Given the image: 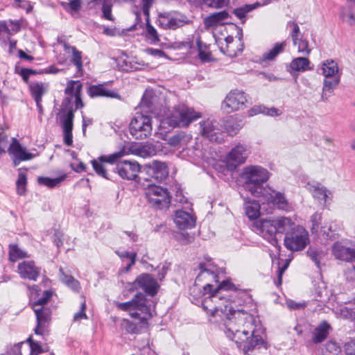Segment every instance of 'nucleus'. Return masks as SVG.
<instances>
[{"label":"nucleus","instance_id":"nucleus-39","mask_svg":"<svg viewBox=\"0 0 355 355\" xmlns=\"http://www.w3.org/2000/svg\"><path fill=\"white\" fill-rule=\"evenodd\" d=\"M286 46V41L276 43L271 49L265 52L263 54L262 60L263 61L274 60L279 54L284 52Z\"/></svg>","mask_w":355,"mask_h":355},{"label":"nucleus","instance_id":"nucleus-44","mask_svg":"<svg viewBox=\"0 0 355 355\" xmlns=\"http://www.w3.org/2000/svg\"><path fill=\"white\" fill-rule=\"evenodd\" d=\"M96 3H101V10L103 12V17L110 21H114V17L112 15V0H95Z\"/></svg>","mask_w":355,"mask_h":355},{"label":"nucleus","instance_id":"nucleus-24","mask_svg":"<svg viewBox=\"0 0 355 355\" xmlns=\"http://www.w3.org/2000/svg\"><path fill=\"white\" fill-rule=\"evenodd\" d=\"M174 223L180 230L191 229L196 225V218L188 211L178 209L175 212Z\"/></svg>","mask_w":355,"mask_h":355},{"label":"nucleus","instance_id":"nucleus-37","mask_svg":"<svg viewBox=\"0 0 355 355\" xmlns=\"http://www.w3.org/2000/svg\"><path fill=\"white\" fill-rule=\"evenodd\" d=\"M222 125L225 134L232 137L236 135L243 127L242 121H237L232 117Z\"/></svg>","mask_w":355,"mask_h":355},{"label":"nucleus","instance_id":"nucleus-17","mask_svg":"<svg viewBox=\"0 0 355 355\" xmlns=\"http://www.w3.org/2000/svg\"><path fill=\"white\" fill-rule=\"evenodd\" d=\"M36 315L37 325L34 329L35 334L46 339L49 335V326L51 320L52 311L46 306L33 308Z\"/></svg>","mask_w":355,"mask_h":355},{"label":"nucleus","instance_id":"nucleus-48","mask_svg":"<svg viewBox=\"0 0 355 355\" xmlns=\"http://www.w3.org/2000/svg\"><path fill=\"white\" fill-rule=\"evenodd\" d=\"M342 19L349 25L355 24V17L349 6L343 7L340 12Z\"/></svg>","mask_w":355,"mask_h":355},{"label":"nucleus","instance_id":"nucleus-10","mask_svg":"<svg viewBox=\"0 0 355 355\" xmlns=\"http://www.w3.org/2000/svg\"><path fill=\"white\" fill-rule=\"evenodd\" d=\"M146 197L148 202L157 209L168 208L171 197L166 189L154 184H148L146 189Z\"/></svg>","mask_w":355,"mask_h":355},{"label":"nucleus","instance_id":"nucleus-61","mask_svg":"<svg viewBox=\"0 0 355 355\" xmlns=\"http://www.w3.org/2000/svg\"><path fill=\"white\" fill-rule=\"evenodd\" d=\"M185 135L183 132L173 135L169 137L168 144L171 146L176 147L181 143Z\"/></svg>","mask_w":355,"mask_h":355},{"label":"nucleus","instance_id":"nucleus-31","mask_svg":"<svg viewBox=\"0 0 355 355\" xmlns=\"http://www.w3.org/2000/svg\"><path fill=\"white\" fill-rule=\"evenodd\" d=\"M115 253L120 258L122 264H125L126 262V259H128V263L126 266H121L120 268V271L121 272H128L131 269L132 266L135 264L137 253L135 252H128V251H119L116 250Z\"/></svg>","mask_w":355,"mask_h":355},{"label":"nucleus","instance_id":"nucleus-59","mask_svg":"<svg viewBox=\"0 0 355 355\" xmlns=\"http://www.w3.org/2000/svg\"><path fill=\"white\" fill-rule=\"evenodd\" d=\"M322 220V216L319 213H315L311 217V232L313 233L318 232L320 229V225Z\"/></svg>","mask_w":355,"mask_h":355},{"label":"nucleus","instance_id":"nucleus-3","mask_svg":"<svg viewBox=\"0 0 355 355\" xmlns=\"http://www.w3.org/2000/svg\"><path fill=\"white\" fill-rule=\"evenodd\" d=\"M298 226L287 217H280L273 220H261L257 221L255 228L257 234L267 240L271 245H277V234H289Z\"/></svg>","mask_w":355,"mask_h":355},{"label":"nucleus","instance_id":"nucleus-52","mask_svg":"<svg viewBox=\"0 0 355 355\" xmlns=\"http://www.w3.org/2000/svg\"><path fill=\"white\" fill-rule=\"evenodd\" d=\"M27 342L29 343L30 345V355H38L45 351V349L42 345L40 341H35L33 340L31 338H29L27 340Z\"/></svg>","mask_w":355,"mask_h":355},{"label":"nucleus","instance_id":"nucleus-32","mask_svg":"<svg viewBox=\"0 0 355 355\" xmlns=\"http://www.w3.org/2000/svg\"><path fill=\"white\" fill-rule=\"evenodd\" d=\"M119 67L123 71H139L144 68V64L136 60L135 58L127 56L124 59H120Z\"/></svg>","mask_w":355,"mask_h":355},{"label":"nucleus","instance_id":"nucleus-18","mask_svg":"<svg viewBox=\"0 0 355 355\" xmlns=\"http://www.w3.org/2000/svg\"><path fill=\"white\" fill-rule=\"evenodd\" d=\"M250 153V147L248 145L239 143L226 155L225 162L228 166L235 169L245 162Z\"/></svg>","mask_w":355,"mask_h":355},{"label":"nucleus","instance_id":"nucleus-57","mask_svg":"<svg viewBox=\"0 0 355 355\" xmlns=\"http://www.w3.org/2000/svg\"><path fill=\"white\" fill-rule=\"evenodd\" d=\"M137 155L142 157H150L154 154L155 149L150 145H141L137 149Z\"/></svg>","mask_w":355,"mask_h":355},{"label":"nucleus","instance_id":"nucleus-20","mask_svg":"<svg viewBox=\"0 0 355 355\" xmlns=\"http://www.w3.org/2000/svg\"><path fill=\"white\" fill-rule=\"evenodd\" d=\"M8 153L15 166H18L21 162L31 160L35 157V155L28 152L26 147L22 146L15 137L12 138V142L8 148Z\"/></svg>","mask_w":355,"mask_h":355},{"label":"nucleus","instance_id":"nucleus-29","mask_svg":"<svg viewBox=\"0 0 355 355\" xmlns=\"http://www.w3.org/2000/svg\"><path fill=\"white\" fill-rule=\"evenodd\" d=\"M87 94L91 98L109 97L116 98L118 94L112 91L108 90L103 85H90L87 89Z\"/></svg>","mask_w":355,"mask_h":355},{"label":"nucleus","instance_id":"nucleus-51","mask_svg":"<svg viewBox=\"0 0 355 355\" xmlns=\"http://www.w3.org/2000/svg\"><path fill=\"white\" fill-rule=\"evenodd\" d=\"M53 293L51 290L44 291L42 293V297L33 303V308H34L35 306V307L45 306L44 305L49 301V300L53 296Z\"/></svg>","mask_w":355,"mask_h":355},{"label":"nucleus","instance_id":"nucleus-26","mask_svg":"<svg viewBox=\"0 0 355 355\" xmlns=\"http://www.w3.org/2000/svg\"><path fill=\"white\" fill-rule=\"evenodd\" d=\"M216 42L218 43V45L220 48V50L224 54L230 57H236L238 55L239 53L242 52L243 48L235 49L234 42V37L232 36H227L223 39H217Z\"/></svg>","mask_w":355,"mask_h":355},{"label":"nucleus","instance_id":"nucleus-5","mask_svg":"<svg viewBox=\"0 0 355 355\" xmlns=\"http://www.w3.org/2000/svg\"><path fill=\"white\" fill-rule=\"evenodd\" d=\"M269 171L259 165H250L243 168L239 176L245 189L255 197H260L267 189L263 184L270 178Z\"/></svg>","mask_w":355,"mask_h":355},{"label":"nucleus","instance_id":"nucleus-25","mask_svg":"<svg viewBox=\"0 0 355 355\" xmlns=\"http://www.w3.org/2000/svg\"><path fill=\"white\" fill-rule=\"evenodd\" d=\"M331 329V327L327 321L321 322L311 331V342L313 344L321 343L328 337Z\"/></svg>","mask_w":355,"mask_h":355},{"label":"nucleus","instance_id":"nucleus-23","mask_svg":"<svg viewBox=\"0 0 355 355\" xmlns=\"http://www.w3.org/2000/svg\"><path fill=\"white\" fill-rule=\"evenodd\" d=\"M17 270L21 278L37 281L41 269L33 261H24L18 264Z\"/></svg>","mask_w":355,"mask_h":355},{"label":"nucleus","instance_id":"nucleus-60","mask_svg":"<svg viewBox=\"0 0 355 355\" xmlns=\"http://www.w3.org/2000/svg\"><path fill=\"white\" fill-rule=\"evenodd\" d=\"M335 230H332V225H324L320 227V232L326 236L327 239H336V234L334 232Z\"/></svg>","mask_w":355,"mask_h":355},{"label":"nucleus","instance_id":"nucleus-64","mask_svg":"<svg viewBox=\"0 0 355 355\" xmlns=\"http://www.w3.org/2000/svg\"><path fill=\"white\" fill-rule=\"evenodd\" d=\"M345 350L348 355H355V338L345 344Z\"/></svg>","mask_w":355,"mask_h":355},{"label":"nucleus","instance_id":"nucleus-36","mask_svg":"<svg viewBox=\"0 0 355 355\" xmlns=\"http://www.w3.org/2000/svg\"><path fill=\"white\" fill-rule=\"evenodd\" d=\"M59 272L60 281L73 291L79 293L81 289L80 282L73 276L66 274L62 268H60Z\"/></svg>","mask_w":355,"mask_h":355},{"label":"nucleus","instance_id":"nucleus-40","mask_svg":"<svg viewBox=\"0 0 355 355\" xmlns=\"http://www.w3.org/2000/svg\"><path fill=\"white\" fill-rule=\"evenodd\" d=\"M66 174H63L55 178L40 176L37 178V183L40 185L45 186L49 189H53L58 187L60 183L66 179Z\"/></svg>","mask_w":355,"mask_h":355},{"label":"nucleus","instance_id":"nucleus-35","mask_svg":"<svg viewBox=\"0 0 355 355\" xmlns=\"http://www.w3.org/2000/svg\"><path fill=\"white\" fill-rule=\"evenodd\" d=\"M331 295V291L327 288V286L324 282H318L315 286V297L317 301L327 302L329 300Z\"/></svg>","mask_w":355,"mask_h":355},{"label":"nucleus","instance_id":"nucleus-30","mask_svg":"<svg viewBox=\"0 0 355 355\" xmlns=\"http://www.w3.org/2000/svg\"><path fill=\"white\" fill-rule=\"evenodd\" d=\"M229 17L227 12L223 10L218 12L213 13L210 16L204 19V24L207 28L216 26L218 25L224 24L225 20Z\"/></svg>","mask_w":355,"mask_h":355},{"label":"nucleus","instance_id":"nucleus-62","mask_svg":"<svg viewBox=\"0 0 355 355\" xmlns=\"http://www.w3.org/2000/svg\"><path fill=\"white\" fill-rule=\"evenodd\" d=\"M340 311L343 317L351 320H355V308L345 306L341 309Z\"/></svg>","mask_w":355,"mask_h":355},{"label":"nucleus","instance_id":"nucleus-49","mask_svg":"<svg viewBox=\"0 0 355 355\" xmlns=\"http://www.w3.org/2000/svg\"><path fill=\"white\" fill-rule=\"evenodd\" d=\"M287 28H291L290 35L292 38L294 45H297V41L300 39V29L299 26L295 21H288Z\"/></svg>","mask_w":355,"mask_h":355},{"label":"nucleus","instance_id":"nucleus-9","mask_svg":"<svg viewBox=\"0 0 355 355\" xmlns=\"http://www.w3.org/2000/svg\"><path fill=\"white\" fill-rule=\"evenodd\" d=\"M152 130L151 118L141 114H137L129 125L130 133L136 139L148 138L150 136Z\"/></svg>","mask_w":355,"mask_h":355},{"label":"nucleus","instance_id":"nucleus-15","mask_svg":"<svg viewBox=\"0 0 355 355\" xmlns=\"http://www.w3.org/2000/svg\"><path fill=\"white\" fill-rule=\"evenodd\" d=\"M247 101V94L243 91L232 89L223 101L221 108L223 112L231 113L243 109Z\"/></svg>","mask_w":355,"mask_h":355},{"label":"nucleus","instance_id":"nucleus-12","mask_svg":"<svg viewBox=\"0 0 355 355\" xmlns=\"http://www.w3.org/2000/svg\"><path fill=\"white\" fill-rule=\"evenodd\" d=\"M189 22L184 15L177 12H164L158 15L157 24L163 29L175 30Z\"/></svg>","mask_w":355,"mask_h":355},{"label":"nucleus","instance_id":"nucleus-11","mask_svg":"<svg viewBox=\"0 0 355 355\" xmlns=\"http://www.w3.org/2000/svg\"><path fill=\"white\" fill-rule=\"evenodd\" d=\"M135 21L130 26L127 31H132L141 30V34L145 37L146 40L150 44H156L159 42V35L157 30L150 24V17L145 18V24L142 22L141 12H135Z\"/></svg>","mask_w":355,"mask_h":355},{"label":"nucleus","instance_id":"nucleus-7","mask_svg":"<svg viewBox=\"0 0 355 355\" xmlns=\"http://www.w3.org/2000/svg\"><path fill=\"white\" fill-rule=\"evenodd\" d=\"M117 307L123 311H129L131 318L139 320L141 323H146L152 318L155 305L146 299L144 294L139 293L132 300L119 303Z\"/></svg>","mask_w":355,"mask_h":355},{"label":"nucleus","instance_id":"nucleus-34","mask_svg":"<svg viewBox=\"0 0 355 355\" xmlns=\"http://www.w3.org/2000/svg\"><path fill=\"white\" fill-rule=\"evenodd\" d=\"M27 168H18V177L16 180V192L19 196H25L27 191L26 187L28 184L27 174L26 171Z\"/></svg>","mask_w":355,"mask_h":355},{"label":"nucleus","instance_id":"nucleus-56","mask_svg":"<svg viewBox=\"0 0 355 355\" xmlns=\"http://www.w3.org/2000/svg\"><path fill=\"white\" fill-rule=\"evenodd\" d=\"M186 153L190 157L191 162L198 165L200 160V149L196 146L188 148Z\"/></svg>","mask_w":355,"mask_h":355},{"label":"nucleus","instance_id":"nucleus-55","mask_svg":"<svg viewBox=\"0 0 355 355\" xmlns=\"http://www.w3.org/2000/svg\"><path fill=\"white\" fill-rule=\"evenodd\" d=\"M230 0H201V3H203L208 7L212 8H221L227 6Z\"/></svg>","mask_w":355,"mask_h":355},{"label":"nucleus","instance_id":"nucleus-6","mask_svg":"<svg viewBox=\"0 0 355 355\" xmlns=\"http://www.w3.org/2000/svg\"><path fill=\"white\" fill-rule=\"evenodd\" d=\"M125 154L126 151L125 148H123L108 155H101L99 157V160L116 164L114 172L121 178L126 180H137L139 178L138 174L141 171V166L136 161L121 160Z\"/></svg>","mask_w":355,"mask_h":355},{"label":"nucleus","instance_id":"nucleus-13","mask_svg":"<svg viewBox=\"0 0 355 355\" xmlns=\"http://www.w3.org/2000/svg\"><path fill=\"white\" fill-rule=\"evenodd\" d=\"M309 242V234L306 230L298 226L293 231L287 234L284 238V245L291 251L302 250Z\"/></svg>","mask_w":355,"mask_h":355},{"label":"nucleus","instance_id":"nucleus-21","mask_svg":"<svg viewBox=\"0 0 355 355\" xmlns=\"http://www.w3.org/2000/svg\"><path fill=\"white\" fill-rule=\"evenodd\" d=\"M261 196H263L268 204L272 205L279 209L290 211L292 208L284 193L277 191L270 187H267Z\"/></svg>","mask_w":355,"mask_h":355},{"label":"nucleus","instance_id":"nucleus-43","mask_svg":"<svg viewBox=\"0 0 355 355\" xmlns=\"http://www.w3.org/2000/svg\"><path fill=\"white\" fill-rule=\"evenodd\" d=\"M341 353V347L334 340H329L322 349L323 355H339Z\"/></svg>","mask_w":355,"mask_h":355},{"label":"nucleus","instance_id":"nucleus-53","mask_svg":"<svg viewBox=\"0 0 355 355\" xmlns=\"http://www.w3.org/2000/svg\"><path fill=\"white\" fill-rule=\"evenodd\" d=\"M307 255L310 257V259L315 263V266L320 268V261L323 256V253L322 251H319L315 249L309 248L307 252Z\"/></svg>","mask_w":355,"mask_h":355},{"label":"nucleus","instance_id":"nucleus-54","mask_svg":"<svg viewBox=\"0 0 355 355\" xmlns=\"http://www.w3.org/2000/svg\"><path fill=\"white\" fill-rule=\"evenodd\" d=\"M12 36L9 26L6 21H0V40L4 42Z\"/></svg>","mask_w":355,"mask_h":355},{"label":"nucleus","instance_id":"nucleus-47","mask_svg":"<svg viewBox=\"0 0 355 355\" xmlns=\"http://www.w3.org/2000/svg\"><path fill=\"white\" fill-rule=\"evenodd\" d=\"M256 8L255 5H245L233 10L234 14L243 23L246 15Z\"/></svg>","mask_w":355,"mask_h":355},{"label":"nucleus","instance_id":"nucleus-19","mask_svg":"<svg viewBox=\"0 0 355 355\" xmlns=\"http://www.w3.org/2000/svg\"><path fill=\"white\" fill-rule=\"evenodd\" d=\"M332 254L338 260L347 262L355 261V243L337 241L332 246Z\"/></svg>","mask_w":355,"mask_h":355},{"label":"nucleus","instance_id":"nucleus-38","mask_svg":"<svg viewBox=\"0 0 355 355\" xmlns=\"http://www.w3.org/2000/svg\"><path fill=\"white\" fill-rule=\"evenodd\" d=\"M321 70L324 77L340 76L338 64L333 60H327L322 62Z\"/></svg>","mask_w":355,"mask_h":355},{"label":"nucleus","instance_id":"nucleus-41","mask_svg":"<svg viewBox=\"0 0 355 355\" xmlns=\"http://www.w3.org/2000/svg\"><path fill=\"white\" fill-rule=\"evenodd\" d=\"M245 214L250 219H256L259 216L260 205L255 201H245Z\"/></svg>","mask_w":355,"mask_h":355},{"label":"nucleus","instance_id":"nucleus-58","mask_svg":"<svg viewBox=\"0 0 355 355\" xmlns=\"http://www.w3.org/2000/svg\"><path fill=\"white\" fill-rule=\"evenodd\" d=\"M296 46H297L299 53L306 55L311 53V49L309 46V42L305 39L300 37L298 40Z\"/></svg>","mask_w":355,"mask_h":355},{"label":"nucleus","instance_id":"nucleus-63","mask_svg":"<svg viewBox=\"0 0 355 355\" xmlns=\"http://www.w3.org/2000/svg\"><path fill=\"white\" fill-rule=\"evenodd\" d=\"M86 303L84 301L80 304V309L78 312L76 313L73 315V321H80L83 319H87V316L85 313Z\"/></svg>","mask_w":355,"mask_h":355},{"label":"nucleus","instance_id":"nucleus-45","mask_svg":"<svg viewBox=\"0 0 355 355\" xmlns=\"http://www.w3.org/2000/svg\"><path fill=\"white\" fill-rule=\"evenodd\" d=\"M104 162H101L99 160V157L98 159H93L91 161L92 167L98 175L107 180H111L110 174L107 172L106 169L103 165V163Z\"/></svg>","mask_w":355,"mask_h":355},{"label":"nucleus","instance_id":"nucleus-46","mask_svg":"<svg viewBox=\"0 0 355 355\" xmlns=\"http://www.w3.org/2000/svg\"><path fill=\"white\" fill-rule=\"evenodd\" d=\"M26 253L18 248L17 245H10L9 250V259L15 262L19 259L25 257Z\"/></svg>","mask_w":355,"mask_h":355},{"label":"nucleus","instance_id":"nucleus-4","mask_svg":"<svg viewBox=\"0 0 355 355\" xmlns=\"http://www.w3.org/2000/svg\"><path fill=\"white\" fill-rule=\"evenodd\" d=\"M83 85L79 80H69L64 89L66 95L62 101V107L67 110V114L62 121L63 132H72L73 121L74 118V110L72 108V103H75V110L83 107L81 99V91Z\"/></svg>","mask_w":355,"mask_h":355},{"label":"nucleus","instance_id":"nucleus-42","mask_svg":"<svg viewBox=\"0 0 355 355\" xmlns=\"http://www.w3.org/2000/svg\"><path fill=\"white\" fill-rule=\"evenodd\" d=\"M310 61L306 58H297L292 60L290 68L296 71H305L310 69Z\"/></svg>","mask_w":355,"mask_h":355},{"label":"nucleus","instance_id":"nucleus-2","mask_svg":"<svg viewBox=\"0 0 355 355\" xmlns=\"http://www.w3.org/2000/svg\"><path fill=\"white\" fill-rule=\"evenodd\" d=\"M219 268L214 264L211 259L205 256L201 259V281L207 280L208 282L203 286V299L201 302L204 311L209 315L210 322H218L216 319L219 312L223 311V307L217 305L218 301H223V297L220 295V291H235V285L229 279L223 280L218 284Z\"/></svg>","mask_w":355,"mask_h":355},{"label":"nucleus","instance_id":"nucleus-1","mask_svg":"<svg viewBox=\"0 0 355 355\" xmlns=\"http://www.w3.org/2000/svg\"><path fill=\"white\" fill-rule=\"evenodd\" d=\"M220 313H225L226 315L224 321L225 334L235 341L244 355H255L257 351L268 349V343L254 327L252 317L250 314L243 311L233 310L227 304L224 306L223 311Z\"/></svg>","mask_w":355,"mask_h":355},{"label":"nucleus","instance_id":"nucleus-28","mask_svg":"<svg viewBox=\"0 0 355 355\" xmlns=\"http://www.w3.org/2000/svg\"><path fill=\"white\" fill-rule=\"evenodd\" d=\"M340 76L324 77L323 81L322 99L326 101L332 95L334 89L338 86Z\"/></svg>","mask_w":355,"mask_h":355},{"label":"nucleus","instance_id":"nucleus-50","mask_svg":"<svg viewBox=\"0 0 355 355\" xmlns=\"http://www.w3.org/2000/svg\"><path fill=\"white\" fill-rule=\"evenodd\" d=\"M72 63L76 66L77 72L83 71V62H82V52L78 51L76 48H73Z\"/></svg>","mask_w":355,"mask_h":355},{"label":"nucleus","instance_id":"nucleus-14","mask_svg":"<svg viewBox=\"0 0 355 355\" xmlns=\"http://www.w3.org/2000/svg\"><path fill=\"white\" fill-rule=\"evenodd\" d=\"M201 135L218 144L225 141L226 138L222 123L213 119H208L201 123Z\"/></svg>","mask_w":355,"mask_h":355},{"label":"nucleus","instance_id":"nucleus-27","mask_svg":"<svg viewBox=\"0 0 355 355\" xmlns=\"http://www.w3.org/2000/svg\"><path fill=\"white\" fill-rule=\"evenodd\" d=\"M306 189L310 191L313 198L323 201L324 203L327 201L329 195L331 194L324 186L317 182H309L306 184Z\"/></svg>","mask_w":355,"mask_h":355},{"label":"nucleus","instance_id":"nucleus-8","mask_svg":"<svg viewBox=\"0 0 355 355\" xmlns=\"http://www.w3.org/2000/svg\"><path fill=\"white\" fill-rule=\"evenodd\" d=\"M198 118V115L193 109L181 104L175 106L162 123L171 128L187 127Z\"/></svg>","mask_w":355,"mask_h":355},{"label":"nucleus","instance_id":"nucleus-22","mask_svg":"<svg viewBox=\"0 0 355 355\" xmlns=\"http://www.w3.org/2000/svg\"><path fill=\"white\" fill-rule=\"evenodd\" d=\"M146 173L157 182H162L168 175V168L166 163L159 161H153L146 166Z\"/></svg>","mask_w":355,"mask_h":355},{"label":"nucleus","instance_id":"nucleus-33","mask_svg":"<svg viewBox=\"0 0 355 355\" xmlns=\"http://www.w3.org/2000/svg\"><path fill=\"white\" fill-rule=\"evenodd\" d=\"M49 84L43 82H32L30 85V92L34 100L42 99L43 95L47 92Z\"/></svg>","mask_w":355,"mask_h":355},{"label":"nucleus","instance_id":"nucleus-16","mask_svg":"<svg viewBox=\"0 0 355 355\" xmlns=\"http://www.w3.org/2000/svg\"><path fill=\"white\" fill-rule=\"evenodd\" d=\"M159 287L157 280L151 275L142 273L133 282L129 284L128 290L134 291L141 289L146 295L154 297L157 293Z\"/></svg>","mask_w":355,"mask_h":355}]
</instances>
